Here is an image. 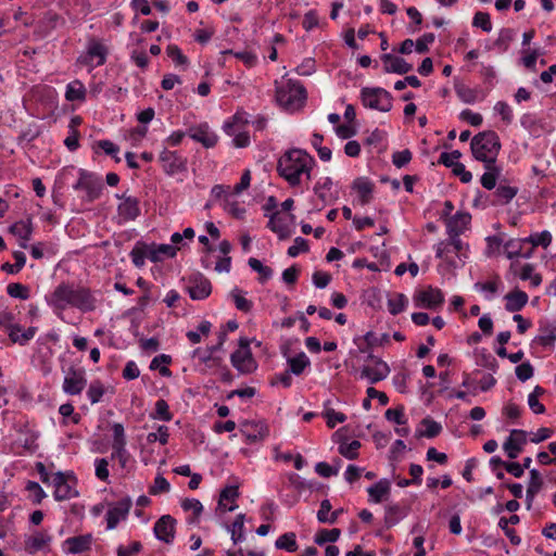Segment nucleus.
<instances>
[{
  "label": "nucleus",
  "mask_w": 556,
  "mask_h": 556,
  "mask_svg": "<svg viewBox=\"0 0 556 556\" xmlns=\"http://www.w3.org/2000/svg\"><path fill=\"white\" fill-rule=\"evenodd\" d=\"M316 161L303 149L293 148L283 152L277 162L278 175L292 188L307 186Z\"/></svg>",
  "instance_id": "obj_1"
},
{
  "label": "nucleus",
  "mask_w": 556,
  "mask_h": 556,
  "mask_svg": "<svg viewBox=\"0 0 556 556\" xmlns=\"http://www.w3.org/2000/svg\"><path fill=\"white\" fill-rule=\"evenodd\" d=\"M45 300L59 317H62L63 312L68 307L91 312L97 304V300L89 289L70 283H60L45 296Z\"/></svg>",
  "instance_id": "obj_2"
},
{
  "label": "nucleus",
  "mask_w": 556,
  "mask_h": 556,
  "mask_svg": "<svg viewBox=\"0 0 556 556\" xmlns=\"http://www.w3.org/2000/svg\"><path fill=\"white\" fill-rule=\"evenodd\" d=\"M470 147L476 160L492 165L501 150L500 137L492 130L482 131L472 138Z\"/></svg>",
  "instance_id": "obj_3"
},
{
  "label": "nucleus",
  "mask_w": 556,
  "mask_h": 556,
  "mask_svg": "<svg viewBox=\"0 0 556 556\" xmlns=\"http://www.w3.org/2000/svg\"><path fill=\"white\" fill-rule=\"evenodd\" d=\"M305 88L298 81L283 80L277 85L276 100L287 111L299 110L305 102Z\"/></svg>",
  "instance_id": "obj_4"
},
{
  "label": "nucleus",
  "mask_w": 556,
  "mask_h": 556,
  "mask_svg": "<svg viewBox=\"0 0 556 556\" xmlns=\"http://www.w3.org/2000/svg\"><path fill=\"white\" fill-rule=\"evenodd\" d=\"M435 256L450 266L457 267L468 257V245L460 238L448 237L434 245Z\"/></svg>",
  "instance_id": "obj_5"
},
{
  "label": "nucleus",
  "mask_w": 556,
  "mask_h": 556,
  "mask_svg": "<svg viewBox=\"0 0 556 556\" xmlns=\"http://www.w3.org/2000/svg\"><path fill=\"white\" fill-rule=\"evenodd\" d=\"M248 124L249 114L244 111H237L231 117L224 122L223 130L226 135L233 138L235 147L245 148L250 144V136L244 130Z\"/></svg>",
  "instance_id": "obj_6"
},
{
  "label": "nucleus",
  "mask_w": 556,
  "mask_h": 556,
  "mask_svg": "<svg viewBox=\"0 0 556 556\" xmlns=\"http://www.w3.org/2000/svg\"><path fill=\"white\" fill-rule=\"evenodd\" d=\"M109 54L108 45L98 38H90L85 51L78 56L77 63L86 66L89 72L105 64Z\"/></svg>",
  "instance_id": "obj_7"
},
{
  "label": "nucleus",
  "mask_w": 556,
  "mask_h": 556,
  "mask_svg": "<svg viewBox=\"0 0 556 556\" xmlns=\"http://www.w3.org/2000/svg\"><path fill=\"white\" fill-rule=\"evenodd\" d=\"M51 486L53 488V496L55 501L62 502L78 496L77 480L71 471L54 472Z\"/></svg>",
  "instance_id": "obj_8"
},
{
  "label": "nucleus",
  "mask_w": 556,
  "mask_h": 556,
  "mask_svg": "<svg viewBox=\"0 0 556 556\" xmlns=\"http://www.w3.org/2000/svg\"><path fill=\"white\" fill-rule=\"evenodd\" d=\"M361 100L368 109L380 112H389L392 109V96L380 87H364L361 90Z\"/></svg>",
  "instance_id": "obj_9"
},
{
  "label": "nucleus",
  "mask_w": 556,
  "mask_h": 556,
  "mask_svg": "<svg viewBox=\"0 0 556 556\" xmlns=\"http://www.w3.org/2000/svg\"><path fill=\"white\" fill-rule=\"evenodd\" d=\"M230 361L232 366L241 374L253 372L257 365L250 349L248 338H240L239 348L231 354Z\"/></svg>",
  "instance_id": "obj_10"
},
{
  "label": "nucleus",
  "mask_w": 556,
  "mask_h": 556,
  "mask_svg": "<svg viewBox=\"0 0 556 556\" xmlns=\"http://www.w3.org/2000/svg\"><path fill=\"white\" fill-rule=\"evenodd\" d=\"M389 365L381 358L370 354L367 363L362 367L359 377L366 379L370 384L384 380L390 375Z\"/></svg>",
  "instance_id": "obj_11"
},
{
  "label": "nucleus",
  "mask_w": 556,
  "mask_h": 556,
  "mask_svg": "<svg viewBox=\"0 0 556 556\" xmlns=\"http://www.w3.org/2000/svg\"><path fill=\"white\" fill-rule=\"evenodd\" d=\"M63 372V392L67 395H79L87 384L86 370L81 367L71 366Z\"/></svg>",
  "instance_id": "obj_12"
},
{
  "label": "nucleus",
  "mask_w": 556,
  "mask_h": 556,
  "mask_svg": "<svg viewBox=\"0 0 556 556\" xmlns=\"http://www.w3.org/2000/svg\"><path fill=\"white\" fill-rule=\"evenodd\" d=\"M159 161L164 173L168 176H176L187 172V159L177 151H172L166 147L160 152Z\"/></svg>",
  "instance_id": "obj_13"
},
{
  "label": "nucleus",
  "mask_w": 556,
  "mask_h": 556,
  "mask_svg": "<svg viewBox=\"0 0 556 556\" xmlns=\"http://www.w3.org/2000/svg\"><path fill=\"white\" fill-rule=\"evenodd\" d=\"M218 346L198 348L193 350L191 357L201 372L218 368L223 358L217 355Z\"/></svg>",
  "instance_id": "obj_14"
},
{
  "label": "nucleus",
  "mask_w": 556,
  "mask_h": 556,
  "mask_svg": "<svg viewBox=\"0 0 556 556\" xmlns=\"http://www.w3.org/2000/svg\"><path fill=\"white\" fill-rule=\"evenodd\" d=\"M75 190H81L86 192L87 199L92 201L98 199L102 191V180L94 174L88 173L87 170L79 169V178L73 186Z\"/></svg>",
  "instance_id": "obj_15"
},
{
  "label": "nucleus",
  "mask_w": 556,
  "mask_h": 556,
  "mask_svg": "<svg viewBox=\"0 0 556 556\" xmlns=\"http://www.w3.org/2000/svg\"><path fill=\"white\" fill-rule=\"evenodd\" d=\"M131 505L132 503L129 497H124L117 502L108 504V511L105 516L106 529L113 530L121 521L125 520L129 514Z\"/></svg>",
  "instance_id": "obj_16"
},
{
  "label": "nucleus",
  "mask_w": 556,
  "mask_h": 556,
  "mask_svg": "<svg viewBox=\"0 0 556 556\" xmlns=\"http://www.w3.org/2000/svg\"><path fill=\"white\" fill-rule=\"evenodd\" d=\"M240 432L248 444H255L263 442L269 435V428L263 420H251L241 424Z\"/></svg>",
  "instance_id": "obj_17"
},
{
  "label": "nucleus",
  "mask_w": 556,
  "mask_h": 556,
  "mask_svg": "<svg viewBox=\"0 0 556 556\" xmlns=\"http://www.w3.org/2000/svg\"><path fill=\"white\" fill-rule=\"evenodd\" d=\"M187 134L192 140L201 143L206 149L215 147L218 141V136L207 123L190 127Z\"/></svg>",
  "instance_id": "obj_18"
},
{
  "label": "nucleus",
  "mask_w": 556,
  "mask_h": 556,
  "mask_svg": "<svg viewBox=\"0 0 556 556\" xmlns=\"http://www.w3.org/2000/svg\"><path fill=\"white\" fill-rule=\"evenodd\" d=\"M416 306L435 309L444 302V295L438 288L428 287L416 293L414 298Z\"/></svg>",
  "instance_id": "obj_19"
},
{
  "label": "nucleus",
  "mask_w": 556,
  "mask_h": 556,
  "mask_svg": "<svg viewBox=\"0 0 556 556\" xmlns=\"http://www.w3.org/2000/svg\"><path fill=\"white\" fill-rule=\"evenodd\" d=\"M527 443V432L519 429L510 431L509 437L503 444V448L507 456L511 459L518 457Z\"/></svg>",
  "instance_id": "obj_20"
},
{
  "label": "nucleus",
  "mask_w": 556,
  "mask_h": 556,
  "mask_svg": "<svg viewBox=\"0 0 556 556\" xmlns=\"http://www.w3.org/2000/svg\"><path fill=\"white\" fill-rule=\"evenodd\" d=\"M471 215L466 212H457L453 217L446 220L448 237L459 238V236L469 228Z\"/></svg>",
  "instance_id": "obj_21"
},
{
  "label": "nucleus",
  "mask_w": 556,
  "mask_h": 556,
  "mask_svg": "<svg viewBox=\"0 0 556 556\" xmlns=\"http://www.w3.org/2000/svg\"><path fill=\"white\" fill-rule=\"evenodd\" d=\"M175 523L172 516H162L154 525L155 536L165 543H172L175 538Z\"/></svg>",
  "instance_id": "obj_22"
},
{
  "label": "nucleus",
  "mask_w": 556,
  "mask_h": 556,
  "mask_svg": "<svg viewBox=\"0 0 556 556\" xmlns=\"http://www.w3.org/2000/svg\"><path fill=\"white\" fill-rule=\"evenodd\" d=\"M314 193L325 203L331 204L337 198L338 193L334 190V182L330 177H320L314 186Z\"/></svg>",
  "instance_id": "obj_23"
},
{
  "label": "nucleus",
  "mask_w": 556,
  "mask_h": 556,
  "mask_svg": "<svg viewBox=\"0 0 556 556\" xmlns=\"http://www.w3.org/2000/svg\"><path fill=\"white\" fill-rule=\"evenodd\" d=\"M52 536L48 531H35L25 539V549L35 554L49 547Z\"/></svg>",
  "instance_id": "obj_24"
},
{
  "label": "nucleus",
  "mask_w": 556,
  "mask_h": 556,
  "mask_svg": "<svg viewBox=\"0 0 556 556\" xmlns=\"http://www.w3.org/2000/svg\"><path fill=\"white\" fill-rule=\"evenodd\" d=\"M178 250L179 247L172 244H148V260L153 263H160L167 258L175 257Z\"/></svg>",
  "instance_id": "obj_25"
},
{
  "label": "nucleus",
  "mask_w": 556,
  "mask_h": 556,
  "mask_svg": "<svg viewBox=\"0 0 556 556\" xmlns=\"http://www.w3.org/2000/svg\"><path fill=\"white\" fill-rule=\"evenodd\" d=\"M239 497V490L237 485H228L220 491L217 511L226 513L233 511L238 505L236 503Z\"/></svg>",
  "instance_id": "obj_26"
},
{
  "label": "nucleus",
  "mask_w": 556,
  "mask_h": 556,
  "mask_svg": "<svg viewBox=\"0 0 556 556\" xmlns=\"http://www.w3.org/2000/svg\"><path fill=\"white\" fill-rule=\"evenodd\" d=\"M527 244V238L510 239L504 244V253L510 260L515 257L529 258L532 255V249L525 250Z\"/></svg>",
  "instance_id": "obj_27"
},
{
  "label": "nucleus",
  "mask_w": 556,
  "mask_h": 556,
  "mask_svg": "<svg viewBox=\"0 0 556 556\" xmlns=\"http://www.w3.org/2000/svg\"><path fill=\"white\" fill-rule=\"evenodd\" d=\"M381 61L383 63L384 72L387 73H395V74H406L412 71L413 66L407 63L404 59L393 55L391 53H386L381 56Z\"/></svg>",
  "instance_id": "obj_28"
},
{
  "label": "nucleus",
  "mask_w": 556,
  "mask_h": 556,
  "mask_svg": "<svg viewBox=\"0 0 556 556\" xmlns=\"http://www.w3.org/2000/svg\"><path fill=\"white\" fill-rule=\"evenodd\" d=\"M391 492V482L388 479H380L375 484L367 488L368 501L379 504L389 498Z\"/></svg>",
  "instance_id": "obj_29"
},
{
  "label": "nucleus",
  "mask_w": 556,
  "mask_h": 556,
  "mask_svg": "<svg viewBox=\"0 0 556 556\" xmlns=\"http://www.w3.org/2000/svg\"><path fill=\"white\" fill-rule=\"evenodd\" d=\"M188 291L192 300H203L211 294V282L202 276H195L190 280Z\"/></svg>",
  "instance_id": "obj_30"
},
{
  "label": "nucleus",
  "mask_w": 556,
  "mask_h": 556,
  "mask_svg": "<svg viewBox=\"0 0 556 556\" xmlns=\"http://www.w3.org/2000/svg\"><path fill=\"white\" fill-rule=\"evenodd\" d=\"M92 543L91 534L72 536L64 541L63 548L66 553L78 554L90 548Z\"/></svg>",
  "instance_id": "obj_31"
},
{
  "label": "nucleus",
  "mask_w": 556,
  "mask_h": 556,
  "mask_svg": "<svg viewBox=\"0 0 556 556\" xmlns=\"http://www.w3.org/2000/svg\"><path fill=\"white\" fill-rule=\"evenodd\" d=\"M37 327L23 329L21 325L14 323L8 334L12 342L25 345L35 337Z\"/></svg>",
  "instance_id": "obj_32"
},
{
  "label": "nucleus",
  "mask_w": 556,
  "mask_h": 556,
  "mask_svg": "<svg viewBox=\"0 0 556 556\" xmlns=\"http://www.w3.org/2000/svg\"><path fill=\"white\" fill-rule=\"evenodd\" d=\"M140 214L139 202L136 198L127 197L118 205V215L123 220H134Z\"/></svg>",
  "instance_id": "obj_33"
},
{
  "label": "nucleus",
  "mask_w": 556,
  "mask_h": 556,
  "mask_svg": "<svg viewBox=\"0 0 556 556\" xmlns=\"http://www.w3.org/2000/svg\"><path fill=\"white\" fill-rule=\"evenodd\" d=\"M528 294L521 290H514L505 295V308L508 312H519L528 303Z\"/></svg>",
  "instance_id": "obj_34"
},
{
  "label": "nucleus",
  "mask_w": 556,
  "mask_h": 556,
  "mask_svg": "<svg viewBox=\"0 0 556 556\" xmlns=\"http://www.w3.org/2000/svg\"><path fill=\"white\" fill-rule=\"evenodd\" d=\"M408 306V299L405 294L393 292L388 295L387 307L391 315L404 312Z\"/></svg>",
  "instance_id": "obj_35"
},
{
  "label": "nucleus",
  "mask_w": 556,
  "mask_h": 556,
  "mask_svg": "<svg viewBox=\"0 0 556 556\" xmlns=\"http://www.w3.org/2000/svg\"><path fill=\"white\" fill-rule=\"evenodd\" d=\"M87 89L85 85L79 80L75 79L67 84L65 90V99L67 101H79L84 102L86 100Z\"/></svg>",
  "instance_id": "obj_36"
},
{
  "label": "nucleus",
  "mask_w": 556,
  "mask_h": 556,
  "mask_svg": "<svg viewBox=\"0 0 556 556\" xmlns=\"http://www.w3.org/2000/svg\"><path fill=\"white\" fill-rule=\"evenodd\" d=\"M244 520L245 515L239 514L236 516L233 522L227 526V530L230 533L233 544H239L245 541Z\"/></svg>",
  "instance_id": "obj_37"
},
{
  "label": "nucleus",
  "mask_w": 556,
  "mask_h": 556,
  "mask_svg": "<svg viewBox=\"0 0 556 556\" xmlns=\"http://www.w3.org/2000/svg\"><path fill=\"white\" fill-rule=\"evenodd\" d=\"M289 370L291 374L300 376L306 368L311 366V361L304 352H300L296 355L287 359Z\"/></svg>",
  "instance_id": "obj_38"
},
{
  "label": "nucleus",
  "mask_w": 556,
  "mask_h": 556,
  "mask_svg": "<svg viewBox=\"0 0 556 556\" xmlns=\"http://www.w3.org/2000/svg\"><path fill=\"white\" fill-rule=\"evenodd\" d=\"M353 188L357 192V195L362 204H367L370 201L372 193V184L369 180L365 178H358L354 181Z\"/></svg>",
  "instance_id": "obj_39"
},
{
  "label": "nucleus",
  "mask_w": 556,
  "mask_h": 556,
  "mask_svg": "<svg viewBox=\"0 0 556 556\" xmlns=\"http://www.w3.org/2000/svg\"><path fill=\"white\" fill-rule=\"evenodd\" d=\"M529 482L527 488V498L532 502L535 495L540 492L543 485L541 473L536 469H530Z\"/></svg>",
  "instance_id": "obj_40"
},
{
  "label": "nucleus",
  "mask_w": 556,
  "mask_h": 556,
  "mask_svg": "<svg viewBox=\"0 0 556 556\" xmlns=\"http://www.w3.org/2000/svg\"><path fill=\"white\" fill-rule=\"evenodd\" d=\"M485 173L481 177V185L488 190H492L496 186V180L501 174V168L494 164H484Z\"/></svg>",
  "instance_id": "obj_41"
},
{
  "label": "nucleus",
  "mask_w": 556,
  "mask_h": 556,
  "mask_svg": "<svg viewBox=\"0 0 556 556\" xmlns=\"http://www.w3.org/2000/svg\"><path fill=\"white\" fill-rule=\"evenodd\" d=\"M172 362V357L166 354H160L155 356L150 364L151 370H159L162 377H170L172 371L168 368V365Z\"/></svg>",
  "instance_id": "obj_42"
},
{
  "label": "nucleus",
  "mask_w": 556,
  "mask_h": 556,
  "mask_svg": "<svg viewBox=\"0 0 556 556\" xmlns=\"http://www.w3.org/2000/svg\"><path fill=\"white\" fill-rule=\"evenodd\" d=\"M420 426L421 429L418 430L420 437L434 438L442 431V426L429 417L424 418Z\"/></svg>",
  "instance_id": "obj_43"
},
{
  "label": "nucleus",
  "mask_w": 556,
  "mask_h": 556,
  "mask_svg": "<svg viewBox=\"0 0 556 556\" xmlns=\"http://www.w3.org/2000/svg\"><path fill=\"white\" fill-rule=\"evenodd\" d=\"M407 516V511L397 504L389 505L386 508V523L389 527L395 526Z\"/></svg>",
  "instance_id": "obj_44"
},
{
  "label": "nucleus",
  "mask_w": 556,
  "mask_h": 556,
  "mask_svg": "<svg viewBox=\"0 0 556 556\" xmlns=\"http://www.w3.org/2000/svg\"><path fill=\"white\" fill-rule=\"evenodd\" d=\"M181 507L185 511L191 514V518L189 522H197L199 520L200 515L203 511V505L197 498H185L181 502Z\"/></svg>",
  "instance_id": "obj_45"
},
{
  "label": "nucleus",
  "mask_w": 556,
  "mask_h": 556,
  "mask_svg": "<svg viewBox=\"0 0 556 556\" xmlns=\"http://www.w3.org/2000/svg\"><path fill=\"white\" fill-rule=\"evenodd\" d=\"M321 416L326 419L329 428H334L338 424H342L346 420V416L343 413L337 412L328 404H325Z\"/></svg>",
  "instance_id": "obj_46"
},
{
  "label": "nucleus",
  "mask_w": 556,
  "mask_h": 556,
  "mask_svg": "<svg viewBox=\"0 0 556 556\" xmlns=\"http://www.w3.org/2000/svg\"><path fill=\"white\" fill-rule=\"evenodd\" d=\"M212 328V324L207 320H203L199 324L197 330H190L187 332V338L192 344L200 343L203 337H207Z\"/></svg>",
  "instance_id": "obj_47"
},
{
  "label": "nucleus",
  "mask_w": 556,
  "mask_h": 556,
  "mask_svg": "<svg viewBox=\"0 0 556 556\" xmlns=\"http://www.w3.org/2000/svg\"><path fill=\"white\" fill-rule=\"evenodd\" d=\"M275 546L279 549H285L287 552H295L298 549L295 533L287 532L280 535L276 540Z\"/></svg>",
  "instance_id": "obj_48"
},
{
  "label": "nucleus",
  "mask_w": 556,
  "mask_h": 556,
  "mask_svg": "<svg viewBox=\"0 0 556 556\" xmlns=\"http://www.w3.org/2000/svg\"><path fill=\"white\" fill-rule=\"evenodd\" d=\"M152 419L170 421L173 419V414L169 412V406L167 402L163 399H160L155 402L154 412L150 415Z\"/></svg>",
  "instance_id": "obj_49"
},
{
  "label": "nucleus",
  "mask_w": 556,
  "mask_h": 556,
  "mask_svg": "<svg viewBox=\"0 0 556 556\" xmlns=\"http://www.w3.org/2000/svg\"><path fill=\"white\" fill-rule=\"evenodd\" d=\"M230 296L236 305V307L241 311V312H244V313H248L251 311L253 304L250 300H248L245 298V293L238 289V288H235L231 292H230Z\"/></svg>",
  "instance_id": "obj_50"
},
{
  "label": "nucleus",
  "mask_w": 556,
  "mask_h": 556,
  "mask_svg": "<svg viewBox=\"0 0 556 556\" xmlns=\"http://www.w3.org/2000/svg\"><path fill=\"white\" fill-rule=\"evenodd\" d=\"M220 54L224 58L227 55H233L248 67H253L257 63V56L251 51L233 52L232 50H224L220 52Z\"/></svg>",
  "instance_id": "obj_51"
},
{
  "label": "nucleus",
  "mask_w": 556,
  "mask_h": 556,
  "mask_svg": "<svg viewBox=\"0 0 556 556\" xmlns=\"http://www.w3.org/2000/svg\"><path fill=\"white\" fill-rule=\"evenodd\" d=\"M11 232L23 241H28L31 236V225L28 220H20L10 228Z\"/></svg>",
  "instance_id": "obj_52"
},
{
  "label": "nucleus",
  "mask_w": 556,
  "mask_h": 556,
  "mask_svg": "<svg viewBox=\"0 0 556 556\" xmlns=\"http://www.w3.org/2000/svg\"><path fill=\"white\" fill-rule=\"evenodd\" d=\"M105 393V387L100 380H93L88 387L87 397L91 404H97L101 401Z\"/></svg>",
  "instance_id": "obj_53"
},
{
  "label": "nucleus",
  "mask_w": 556,
  "mask_h": 556,
  "mask_svg": "<svg viewBox=\"0 0 556 556\" xmlns=\"http://www.w3.org/2000/svg\"><path fill=\"white\" fill-rule=\"evenodd\" d=\"M528 244L530 243L532 247L530 249L533 250L535 247L547 248L552 242V235L547 230H543L541 232H535L527 237Z\"/></svg>",
  "instance_id": "obj_54"
},
{
  "label": "nucleus",
  "mask_w": 556,
  "mask_h": 556,
  "mask_svg": "<svg viewBox=\"0 0 556 556\" xmlns=\"http://www.w3.org/2000/svg\"><path fill=\"white\" fill-rule=\"evenodd\" d=\"M361 447V442L357 440H353L351 442H342L339 445V453L348 458V459H355L358 456V450Z\"/></svg>",
  "instance_id": "obj_55"
},
{
  "label": "nucleus",
  "mask_w": 556,
  "mask_h": 556,
  "mask_svg": "<svg viewBox=\"0 0 556 556\" xmlns=\"http://www.w3.org/2000/svg\"><path fill=\"white\" fill-rule=\"evenodd\" d=\"M249 266L260 275L261 282H265L273 276V269L268 266L263 265V263L254 257L249 260Z\"/></svg>",
  "instance_id": "obj_56"
},
{
  "label": "nucleus",
  "mask_w": 556,
  "mask_h": 556,
  "mask_svg": "<svg viewBox=\"0 0 556 556\" xmlns=\"http://www.w3.org/2000/svg\"><path fill=\"white\" fill-rule=\"evenodd\" d=\"M168 439H169V428L164 425L157 426L155 432H150L147 435L148 443L160 442L162 445L167 444Z\"/></svg>",
  "instance_id": "obj_57"
},
{
  "label": "nucleus",
  "mask_w": 556,
  "mask_h": 556,
  "mask_svg": "<svg viewBox=\"0 0 556 556\" xmlns=\"http://www.w3.org/2000/svg\"><path fill=\"white\" fill-rule=\"evenodd\" d=\"M331 504L328 500H324L317 513V519L323 523H333L337 520V513L330 515Z\"/></svg>",
  "instance_id": "obj_58"
},
{
  "label": "nucleus",
  "mask_w": 556,
  "mask_h": 556,
  "mask_svg": "<svg viewBox=\"0 0 556 556\" xmlns=\"http://www.w3.org/2000/svg\"><path fill=\"white\" fill-rule=\"evenodd\" d=\"M339 529H323L315 535V543L318 545H323L325 543H333L340 536Z\"/></svg>",
  "instance_id": "obj_59"
},
{
  "label": "nucleus",
  "mask_w": 556,
  "mask_h": 556,
  "mask_svg": "<svg viewBox=\"0 0 556 556\" xmlns=\"http://www.w3.org/2000/svg\"><path fill=\"white\" fill-rule=\"evenodd\" d=\"M7 292L11 298L20 300H27L30 296L29 288L17 282L8 285Z\"/></svg>",
  "instance_id": "obj_60"
},
{
  "label": "nucleus",
  "mask_w": 556,
  "mask_h": 556,
  "mask_svg": "<svg viewBox=\"0 0 556 556\" xmlns=\"http://www.w3.org/2000/svg\"><path fill=\"white\" fill-rule=\"evenodd\" d=\"M519 277L525 281L529 280L533 287H538L542 281L541 276L534 273V267L531 264L522 266Z\"/></svg>",
  "instance_id": "obj_61"
},
{
  "label": "nucleus",
  "mask_w": 556,
  "mask_h": 556,
  "mask_svg": "<svg viewBox=\"0 0 556 556\" xmlns=\"http://www.w3.org/2000/svg\"><path fill=\"white\" fill-rule=\"evenodd\" d=\"M130 257L136 267H142L148 258V244L136 245L130 252Z\"/></svg>",
  "instance_id": "obj_62"
},
{
  "label": "nucleus",
  "mask_w": 556,
  "mask_h": 556,
  "mask_svg": "<svg viewBox=\"0 0 556 556\" xmlns=\"http://www.w3.org/2000/svg\"><path fill=\"white\" fill-rule=\"evenodd\" d=\"M493 110L506 124H510L513 122L514 113L508 103L498 101L495 103Z\"/></svg>",
  "instance_id": "obj_63"
},
{
  "label": "nucleus",
  "mask_w": 556,
  "mask_h": 556,
  "mask_svg": "<svg viewBox=\"0 0 556 556\" xmlns=\"http://www.w3.org/2000/svg\"><path fill=\"white\" fill-rule=\"evenodd\" d=\"M472 26L481 28L485 33H490L492 30L490 15L485 12H477L472 20Z\"/></svg>",
  "instance_id": "obj_64"
}]
</instances>
